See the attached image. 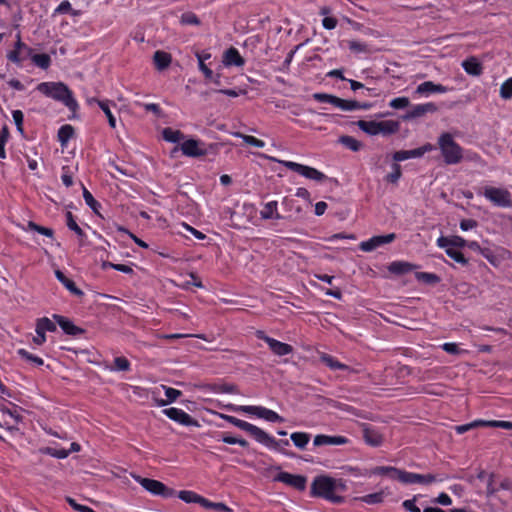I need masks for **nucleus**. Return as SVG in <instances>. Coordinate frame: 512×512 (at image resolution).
Returning <instances> with one entry per match:
<instances>
[{
	"label": "nucleus",
	"mask_w": 512,
	"mask_h": 512,
	"mask_svg": "<svg viewBox=\"0 0 512 512\" xmlns=\"http://www.w3.org/2000/svg\"><path fill=\"white\" fill-rule=\"evenodd\" d=\"M452 89V87L436 84L432 81H425L417 86L415 94L428 96L433 93H447Z\"/></svg>",
	"instance_id": "obj_18"
},
{
	"label": "nucleus",
	"mask_w": 512,
	"mask_h": 512,
	"mask_svg": "<svg viewBox=\"0 0 512 512\" xmlns=\"http://www.w3.org/2000/svg\"><path fill=\"white\" fill-rule=\"evenodd\" d=\"M484 427H494L512 430V422L505 420H484Z\"/></svg>",
	"instance_id": "obj_54"
},
{
	"label": "nucleus",
	"mask_w": 512,
	"mask_h": 512,
	"mask_svg": "<svg viewBox=\"0 0 512 512\" xmlns=\"http://www.w3.org/2000/svg\"><path fill=\"white\" fill-rule=\"evenodd\" d=\"M66 225L67 227L72 230L73 232H75L79 237H83L85 236V233L84 231L82 230V228L77 224V222L75 221L74 219V216L72 214V212L68 211L66 213Z\"/></svg>",
	"instance_id": "obj_49"
},
{
	"label": "nucleus",
	"mask_w": 512,
	"mask_h": 512,
	"mask_svg": "<svg viewBox=\"0 0 512 512\" xmlns=\"http://www.w3.org/2000/svg\"><path fill=\"white\" fill-rule=\"evenodd\" d=\"M476 427H484V420H475L468 424L458 425L455 427V431L458 434H463V433H465L473 428H476Z\"/></svg>",
	"instance_id": "obj_57"
},
{
	"label": "nucleus",
	"mask_w": 512,
	"mask_h": 512,
	"mask_svg": "<svg viewBox=\"0 0 512 512\" xmlns=\"http://www.w3.org/2000/svg\"><path fill=\"white\" fill-rule=\"evenodd\" d=\"M437 111V106L432 103H424L414 105L404 116V119H414L425 115L426 113H434Z\"/></svg>",
	"instance_id": "obj_20"
},
{
	"label": "nucleus",
	"mask_w": 512,
	"mask_h": 512,
	"mask_svg": "<svg viewBox=\"0 0 512 512\" xmlns=\"http://www.w3.org/2000/svg\"><path fill=\"white\" fill-rule=\"evenodd\" d=\"M66 13H70L72 16H78L80 14L79 11L72 9L71 3L68 0H64L54 9L53 15Z\"/></svg>",
	"instance_id": "obj_46"
},
{
	"label": "nucleus",
	"mask_w": 512,
	"mask_h": 512,
	"mask_svg": "<svg viewBox=\"0 0 512 512\" xmlns=\"http://www.w3.org/2000/svg\"><path fill=\"white\" fill-rule=\"evenodd\" d=\"M32 62L41 69H48L51 65V57L46 53L34 54L32 52V56H29Z\"/></svg>",
	"instance_id": "obj_38"
},
{
	"label": "nucleus",
	"mask_w": 512,
	"mask_h": 512,
	"mask_svg": "<svg viewBox=\"0 0 512 512\" xmlns=\"http://www.w3.org/2000/svg\"><path fill=\"white\" fill-rule=\"evenodd\" d=\"M181 23L186 25H199L200 20L198 16L192 12H187L182 14L181 16Z\"/></svg>",
	"instance_id": "obj_61"
},
{
	"label": "nucleus",
	"mask_w": 512,
	"mask_h": 512,
	"mask_svg": "<svg viewBox=\"0 0 512 512\" xmlns=\"http://www.w3.org/2000/svg\"><path fill=\"white\" fill-rule=\"evenodd\" d=\"M348 47H349V49L352 52H355V53H366V52H368L367 44H365L363 42H360V41L352 40V41L349 42Z\"/></svg>",
	"instance_id": "obj_62"
},
{
	"label": "nucleus",
	"mask_w": 512,
	"mask_h": 512,
	"mask_svg": "<svg viewBox=\"0 0 512 512\" xmlns=\"http://www.w3.org/2000/svg\"><path fill=\"white\" fill-rule=\"evenodd\" d=\"M477 194L484 196L494 206L501 208L512 207V194L506 188L486 186L483 189L478 190Z\"/></svg>",
	"instance_id": "obj_5"
},
{
	"label": "nucleus",
	"mask_w": 512,
	"mask_h": 512,
	"mask_svg": "<svg viewBox=\"0 0 512 512\" xmlns=\"http://www.w3.org/2000/svg\"><path fill=\"white\" fill-rule=\"evenodd\" d=\"M36 91L45 97L61 102L72 112H75L79 108L78 102L73 96V92L63 82H41L36 86Z\"/></svg>",
	"instance_id": "obj_2"
},
{
	"label": "nucleus",
	"mask_w": 512,
	"mask_h": 512,
	"mask_svg": "<svg viewBox=\"0 0 512 512\" xmlns=\"http://www.w3.org/2000/svg\"><path fill=\"white\" fill-rule=\"evenodd\" d=\"M201 506L205 509L214 510L216 512H233L231 508L221 502H212L203 497Z\"/></svg>",
	"instance_id": "obj_39"
},
{
	"label": "nucleus",
	"mask_w": 512,
	"mask_h": 512,
	"mask_svg": "<svg viewBox=\"0 0 512 512\" xmlns=\"http://www.w3.org/2000/svg\"><path fill=\"white\" fill-rule=\"evenodd\" d=\"M52 318L67 335L76 337L85 333L83 328L76 326L69 318L65 316L53 314Z\"/></svg>",
	"instance_id": "obj_17"
},
{
	"label": "nucleus",
	"mask_w": 512,
	"mask_h": 512,
	"mask_svg": "<svg viewBox=\"0 0 512 512\" xmlns=\"http://www.w3.org/2000/svg\"><path fill=\"white\" fill-rule=\"evenodd\" d=\"M153 61L155 67L161 71L169 67L172 61V57L165 51L157 50L153 55Z\"/></svg>",
	"instance_id": "obj_29"
},
{
	"label": "nucleus",
	"mask_w": 512,
	"mask_h": 512,
	"mask_svg": "<svg viewBox=\"0 0 512 512\" xmlns=\"http://www.w3.org/2000/svg\"><path fill=\"white\" fill-rule=\"evenodd\" d=\"M179 499L186 503H198L201 505L203 497L190 490H182L178 493Z\"/></svg>",
	"instance_id": "obj_45"
},
{
	"label": "nucleus",
	"mask_w": 512,
	"mask_h": 512,
	"mask_svg": "<svg viewBox=\"0 0 512 512\" xmlns=\"http://www.w3.org/2000/svg\"><path fill=\"white\" fill-rule=\"evenodd\" d=\"M44 453L57 459H65L69 456L70 451L64 448L57 449L53 447H46L44 449Z\"/></svg>",
	"instance_id": "obj_51"
},
{
	"label": "nucleus",
	"mask_w": 512,
	"mask_h": 512,
	"mask_svg": "<svg viewBox=\"0 0 512 512\" xmlns=\"http://www.w3.org/2000/svg\"><path fill=\"white\" fill-rule=\"evenodd\" d=\"M218 440H220L226 444H230V445L238 444L243 448H246L249 445L248 441H246L245 439L237 438V437L231 436L227 433H222L221 437L218 438Z\"/></svg>",
	"instance_id": "obj_47"
},
{
	"label": "nucleus",
	"mask_w": 512,
	"mask_h": 512,
	"mask_svg": "<svg viewBox=\"0 0 512 512\" xmlns=\"http://www.w3.org/2000/svg\"><path fill=\"white\" fill-rule=\"evenodd\" d=\"M363 439L371 447H379L383 443V436L376 429L365 427L363 429Z\"/></svg>",
	"instance_id": "obj_24"
},
{
	"label": "nucleus",
	"mask_w": 512,
	"mask_h": 512,
	"mask_svg": "<svg viewBox=\"0 0 512 512\" xmlns=\"http://www.w3.org/2000/svg\"><path fill=\"white\" fill-rule=\"evenodd\" d=\"M402 175L401 166L397 163L392 165V172L387 174L386 181L390 183H396Z\"/></svg>",
	"instance_id": "obj_59"
},
{
	"label": "nucleus",
	"mask_w": 512,
	"mask_h": 512,
	"mask_svg": "<svg viewBox=\"0 0 512 512\" xmlns=\"http://www.w3.org/2000/svg\"><path fill=\"white\" fill-rule=\"evenodd\" d=\"M293 444L299 449H305L310 441V434L306 432H293L290 435Z\"/></svg>",
	"instance_id": "obj_36"
},
{
	"label": "nucleus",
	"mask_w": 512,
	"mask_h": 512,
	"mask_svg": "<svg viewBox=\"0 0 512 512\" xmlns=\"http://www.w3.org/2000/svg\"><path fill=\"white\" fill-rule=\"evenodd\" d=\"M12 117H13V121L17 127V130L20 133H23L24 132V129H23L24 114H23V112L21 110H13Z\"/></svg>",
	"instance_id": "obj_63"
},
{
	"label": "nucleus",
	"mask_w": 512,
	"mask_h": 512,
	"mask_svg": "<svg viewBox=\"0 0 512 512\" xmlns=\"http://www.w3.org/2000/svg\"><path fill=\"white\" fill-rule=\"evenodd\" d=\"M500 96L505 100L512 98V77L502 83L500 87Z\"/></svg>",
	"instance_id": "obj_55"
},
{
	"label": "nucleus",
	"mask_w": 512,
	"mask_h": 512,
	"mask_svg": "<svg viewBox=\"0 0 512 512\" xmlns=\"http://www.w3.org/2000/svg\"><path fill=\"white\" fill-rule=\"evenodd\" d=\"M357 126L368 135H378V121H366L359 120L357 121Z\"/></svg>",
	"instance_id": "obj_40"
},
{
	"label": "nucleus",
	"mask_w": 512,
	"mask_h": 512,
	"mask_svg": "<svg viewBox=\"0 0 512 512\" xmlns=\"http://www.w3.org/2000/svg\"><path fill=\"white\" fill-rule=\"evenodd\" d=\"M274 481L284 483L298 491H304L307 485V478L303 475H295L285 471L279 472Z\"/></svg>",
	"instance_id": "obj_13"
},
{
	"label": "nucleus",
	"mask_w": 512,
	"mask_h": 512,
	"mask_svg": "<svg viewBox=\"0 0 512 512\" xmlns=\"http://www.w3.org/2000/svg\"><path fill=\"white\" fill-rule=\"evenodd\" d=\"M260 216L262 219H281L282 216L278 213L277 201L267 202L260 211Z\"/></svg>",
	"instance_id": "obj_28"
},
{
	"label": "nucleus",
	"mask_w": 512,
	"mask_h": 512,
	"mask_svg": "<svg viewBox=\"0 0 512 512\" xmlns=\"http://www.w3.org/2000/svg\"><path fill=\"white\" fill-rule=\"evenodd\" d=\"M86 103L88 106H93L94 104H97L98 107L103 111V113L107 117L109 126L112 129L116 128V118L112 113L111 108H115L117 105L113 100L99 99L97 97H88L86 98Z\"/></svg>",
	"instance_id": "obj_11"
},
{
	"label": "nucleus",
	"mask_w": 512,
	"mask_h": 512,
	"mask_svg": "<svg viewBox=\"0 0 512 512\" xmlns=\"http://www.w3.org/2000/svg\"><path fill=\"white\" fill-rule=\"evenodd\" d=\"M237 137H240L243 139V141L248 144V145H251V146H254V147H257V148H263L265 147V142L261 139H258L254 136H251V135H245V134H242V133H237L236 134Z\"/></svg>",
	"instance_id": "obj_52"
},
{
	"label": "nucleus",
	"mask_w": 512,
	"mask_h": 512,
	"mask_svg": "<svg viewBox=\"0 0 512 512\" xmlns=\"http://www.w3.org/2000/svg\"><path fill=\"white\" fill-rule=\"evenodd\" d=\"M222 63L226 67H243L245 59L241 56L237 48L231 46L223 53Z\"/></svg>",
	"instance_id": "obj_19"
},
{
	"label": "nucleus",
	"mask_w": 512,
	"mask_h": 512,
	"mask_svg": "<svg viewBox=\"0 0 512 512\" xmlns=\"http://www.w3.org/2000/svg\"><path fill=\"white\" fill-rule=\"evenodd\" d=\"M495 475L493 473L489 474L488 480H487V486H486V495L488 497L494 495L498 491H500V488H498V485L495 484L494 481Z\"/></svg>",
	"instance_id": "obj_60"
},
{
	"label": "nucleus",
	"mask_w": 512,
	"mask_h": 512,
	"mask_svg": "<svg viewBox=\"0 0 512 512\" xmlns=\"http://www.w3.org/2000/svg\"><path fill=\"white\" fill-rule=\"evenodd\" d=\"M443 162L446 165H457L463 160L464 149L458 144L451 133L443 132L437 139Z\"/></svg>",
	"instance_id": "obj_3"
},
{
	"label": "nucleus",
	"mask_w": 512,
	"mask_h": 512,
	"mask_svg": "<svg viewBox=\"0 0 512 512\" xmlns=\"http://www.w3.org/2000/svg\"><path fill=\"white\" fill-rule=\"evenodd\" d=\"M55 277L57 280L74 296L82 297L84 295V292L79 289L75 282L68 278L61 270L57 269L55 270Z\"/></svg>",
	"instance_id": "obj_22"
},
{
	"label": "nucleus",
	"mask_w": 512,
	"mask_h": 512,
	"mask_svg": "<svg viewBox=\"0 0 512 512\" xmlns=\"http://www.w3.org/2000/svg\"><path fill=\"white\" fill-rule=\"evenodd\" d=\"M410 101L407 97H397L390 101L389 106L393 109H403L409 105Z\"/></svg>",
	"instance_id": "obj_64"
},
{
	"label": "nucleus",
	"mask_w": 512,
	"mask_h": 512,
	"mask_svg": "<svg viewBox=\"0 0 512 512\" xmlns=\"http://www.w3.org/2000/svg\"><path fill=\"white\" fill-rule=\"evenodd\" d=\"M218 416L226 420L228 423L234 425L235 427L249 433L250 436L255 439V441L263 444L268 448H274L278 444L273 436L269 435L267 432L257 427L256 425L227 414L219 413Z\"/></svg>",
	"instance_id": "obj_4"
},
{
	"label": "nucleus",
	"mask_w": 512,
	"mask_h": 512,
	"mask_svg": "<svg viewBox=\"0 0 512 512\" xmlns=\"http://www.w3.org/2000/svg\"><path fill=\"white\" fill-rule=\"evenodd\" d=\"M346 488L342 479L336 480L326 475L316 476L310 487V495L312 497L323 498L334 504L344 502V497L337 495V490L344 491Z\"/></svg>",
	"instance_id": "obj_1"
},
{
	"label": "nucleus",
	"mask_w": 512,
	"mask_h": 512,
	"mask_svg": "<svg viewBox=\"0 0 512 512\" xmlns=\"http://www.w3.org/2000/svg\"><path fill=\"white\" fill-rule=\"evenodd\" d=\"M339 142L347 149L357 152L360 150L362 144L360 141L349 135H343L339 138Z\"/></svg>",
	"instance_id": "obj_43"
},
{
	"label": "nucleus",
	"mask_w": 512,
	"mask_h": 512,
	"mask_svg": "<svg viewBox=\"0 0 512 512\" xmlns=\"http://www.w3.org/2000/svg\"><path fill=\"white\" fill-rule=\"evenodd\" d=\"M16 39L14 49L8 52L7 59L14 64L21 65L25 60V57H22V50H27L28 57L32 56V52H34V50L21 40L20 33L16 34Z\"/></svg>",
	"instance_id": "obj_15"
},
{
	"label": "nucleus",
	"mask_w": 512,
	"mask_h": 512,
	"mask_svg": "<svg viewBox=\"0 0 512 512\" xmlns=\"http://www.w3.org/2000/svg\"><path fill=\"white\" fill-rule=\"evenodd\" d=\"M415 278L418 281L429 285H435L441 280L437 274L431 272H416Z\"/></svg>",
	"instance_id": "obj_41"
},
{
	"label": "nucleus",
	"mask_w": 512,
	"mask_h": 512,
	"mask_svg": "<svg viewBox=\"0 0 512 512\" xmlns=\"http://www.w3.org/2000/svg\"><path fill=\"white\" fill-rule=\"evenodd\" d=\"M83 198L86 205L96 214H99L101 204L93 197L91 192L83 186Z\"/></svg>",
	"instance_id": "obj_42"
},
{
	"label": "nucleus",
	"mask_w": 512,
	"mask_h": 512,
	"mask_svg": "<svg viewBox=\"0 0 512 512\" xmlns=\"http://www.w3.org/2000/svg\"><path fill=\"white\" fill-rule=\"evenodd\" d=\"M22 229L24 231H35V232H37L41 235H44L48 238L54 237L53 229L41 226V225L35 223L34 221H28L27 226L26 227L23 226Z\"/></svg>",
	"instance_id": "obj_34"
},
{
	"label": "nucleus",
	"mask_w": 512,
	"mask_h": 512,
	"mask_svg": "<svg viewBox=\"0 0 512 512\" xmlns=\"http://www.w3.org/2000/svg\"><path fill=\"white\" fill-rule=\"evenodd\" d=\"M400 124L398 121L385 120L378 122V134L391 135L398 132Z\"/></svg>",
	"instance_id": "obj_31"
},
{
	"label": "nucleus",
	"mask_w": 512,
	"mask_h": 512,
	"mask_svg": "<svg viewBox=\"0 0 512 512\" xmlns=\"http://www.w3.org/2000/svg\"><path fill=\"white\" fill-rule=\"evenodd\" d=\"M182 154L187 157L199 158L208 154L206 144L199 139H188L181 144Z\"/></svg>",
	"instance_id": "obj_10"
},
{
	"label": "nucleus",
	"mask_w": 512,
	"mask_h": 512,
	"mask_svg": "<svg viewBox=\"0 0 512 512\" xmlns=\"http://www.w3.org/2000/svg\"><path fill=\"white\" fill-rule=\"evenodd\" d=\"M56 322L48 317H41L36 320L35 327L46 334V332H55L57 330Z\"/></svg>",
	"instance_id": "obj_32"
},
{
	"label": "nucleus",
	"mask_w": 512,
	"mask_h": 512,
	"mask_svg": "<svg viewBox=\"0 0 512 512\" xmlns=\"http://www.w3.org/2000/svg\"><path fill=\"white\" fill-rule=\"evenodd\" d=\"M368 107V104H362L356 100H346L341 98L337 108H339L342 111H354L360 109H367Z\"/></svg>",
	"instance_id": "obj_35"
},
{
	"label": "nucleus",
	"mask_w": 512,
	"mask_h": 512,
	"mask_svg": "<svg viewBox=\"0 0 512 512\" xmlns=\"http://www.w3.org/2000/svg\"><path fill=\"white\" fill-rule=\"evenodd\" d=\"M434 149L431 143H426L421 147L412 150H399L393 154V159L396 162L405 161L411 158L422 157L425 153L430 152Z\"/></svg>",
	"instance_id": "obj_16"
},
{
	"label": "nucleus",
	"mask_w": 512,
	"mask_h": 512,
	"mask_svg": "<svg viewBox=\"0 0 512 512\" xmlns=\"http://www.w3.org/2000/svg\"><path fill=\"white\" fill-rule=\"evenodd\" d=\"M279 163L307 179L314 180L316 182H323L327 179V176L323 172L314 167L287 160H280Z\"/></svg>",
	"instance_id": "obj_6"
},
{
	"label": "nucleus",
	"mask_w": 512,
	"mask_h": 512,
	"mask_svg": "<svg viewBox=\"0 0 512 512\" xmlns=\"http://www.w3.org/2000/svg\"><path fill=\"white\" fill-rule=\"evenodd\" d=\"M255 336L257 339L266 342L269 349L277 356H285L293 352V347L290 344L276 340L266 335L262 330H257Z\"/></svg>",
	"instance_id": "obj_9"
},
{
	"label": "nucleus",
	"mask_w": 512,
	"mask_h": 512,
	"mask_svg": "<svg viewBox=\"0 0 512 512\" xmlns=\"http://www.w3.org/2000/svg\"><path fill=\"white\" fill-rule=\"evenodd\" d=\"M226 409L229 411H233V412H243L246 414L255 415L258 418H261L264 407L263 406H253V405L237 406L234 404H228L226 406Z\"/></svg>",
	"instance_id": "obj_26"
},
{
	"label": "nucleus",
	"mask_w": 512,
	"mask_h": 512,
	"mask_svg": "<svg viewBox=\"0 0 512 512\" xmlns=\"http://www.w3.org/2000/svg\"><path fill=\"white\" fill-rule=\"evenodd\" d=\"M75 133L74 127L70 124L62 125L58 129V141L60 142L61 146H65L69 140L73 137Z\"/></svg>",
	"instance_id": "obj_33"
},
{
	"label": "nucleus",
	"mask_w": 512,
	"mask_h": 512,
	"mask_svg": "<svg viewBox=\"0 0 512 512\" xmlns=\"http://www.w3.org/2000/svg\"><path fill=\"white\" fill-rule=\"evenodd\" d=\"M384 496H385L384 491H379V492L361 496L358 498V500L363 503L369 504V505H374V504L382 503L384 501Z\"/></svg>",
	"instance_id": "obj_44"
},
{
	"label": "nucleus",
	"mask_w": 512,
	"mask_h": 512,
	"mask_svg": "<svg viewBox=\"0 0 512 512\" xmlns=\"http://www.w3.org/2000/svg\"><path fill=\"white\" fill-rule=\"evenodd\" d=\"M162 412L169 419L183 426H199L198 421L194 419L191 415H189L187 412H185L183 409L170 407L164 409Z\"/></svg>",
	"instance_id": "obj_12"
},
{
	"label": "nucleus",
	"mask_w": 512,
	"mask_h": 512,
	"mask_svg": "<svg viewBox=\"0 0 512 512\" xmlns=\"http://www.w3.org/2000/svg\"><path fill=\"white\" fill-rule=\"evenodd\" d=\"M164 389H165V396L167 397V400H165V401L162 400L160 402V405H162V406L167 405L172 402H175L177 400V398L179 396H181V394H182V392L180 390L172 388V387L164 386Z\"/></svg>",
	"instance_id": "obj_50"
},
{
	"label": "nucleus",
	"mask_w": 512,
	"mask_h": 512,
	"mask_svg": "<svg viewBox=\"0 0 512 512\" xmlns=\"http://www.w3.org/2000/svg\"><path fill=\"white\" fill-rule=\"evenodd\" d=\"M417 268L416 265L406 261H393L390 263L388 270L396 275L409 273Z\"/></svg>",
	"instance_id": "obj_27"
},
{
	"label": "nucleus",
	"mask_w": 512,
	"mask_h": 512,
	"mask_svg": "<svg viewBox=\"0 0 512 512\" xmlns=\"http://www.w3.org/2000/svg\"><path fill=\"white\" fill-rule=\"evenodd\" d=\"M396 239L395 233H389L386 235H376L369 238L366 241H362L359 248L363 252H371L380 246L392 243Z\"/></svg>",
	"instance_id": "obj_14"
},
{
	"label": "nucleus",
	"mask_w": 512,
	"mask_h": 512,
	"mask_svg": "<svg viewBox=\"0 0 512 512\" xmlns=\"http://www.w3.org/2000/svg\"><path fill=\"white\" fill-rule=\"evenodd\" d=\"M320 360L331 370H349L350 369V367L348 365L338 361L335 357H333L327 353H322L320 355Z\"/></svg>",
	"instance_id": "obj_30"
},
{
	"label": "nucleus",
	"mask_w": 512,
	"mask_h": 512,
	"mask_svg": "<svg viewBox=\"0 0 512 512\" xmlns=\"http://www.w3.org/2000/svg\"><path fill=\"white\" fill-rule=\"evenodd\" d=\"M17 354L24 360H27V361H30V362H33L35 365L37 366H42L44 364V360L39 357V356H36L30 352H28L26 349L24 348H20L17 350Z\"/></svg>",
	"instance_id": "obj_48"
},
{
	"label": "nucleus",
	"mask_w": 512,
	"mask_h": 512,
	"mask_svg": "<svg viewBox=\"0 0 512 512\" xmlns=\"http://www.w3.org/2000/svg\"><path fill=\"white\" fill-rule=\"evenodd\" d=\"M162 137L167 142L178 143L184 139V134L180 130H174L167 127L163 129Z\"/></svg>",
	"instance_id": "obj_37"
},
{
	"label": "nucleus",
	"mask_w": 512,
	"mask_h": 512,
	"mask_svg": "<svg viewBox=\"0 0 512 512\" xmlns=\"http://www.w3.org/2000/svg\"><path fill=\"white\" fill-rule=\"evenodd\" d=\"M105 369L111 372H129L131 371V362L124 356H117L112 365H106Z\"/></svg>",
	"instance_id": "obj_25"
},
{
	"label": "nucleus",
	"mask_w": 512,
	"mask_h": 512,
	"mask_svg": "<svg viewBox=\"0 0 512 512\" xmlns=\"http://www.w3.org/2000/svg\"><path fill=\"white\" fill-rule=\"evenodd\" d=\"M464 71L472 76H480L483 73V66L481 62L475 57H468L462 62Z\"/></svg>",
	"instance_id": "obj_23"
},
{
	"label": "nucleus",
	"mask_w": 512,
	"mask_h": 512,
	"mask_svg": "<svg viewBox=\"0 0 512 512\" xmlns=\"http://www.w3.org/2000/svg\"><path fill=\"white\" fill-rule=\"evenodd\" d=\"M398 473V468L393 466H376L369 470H365L364 473H359L360 476H372V475H380L387 476L392 480H396Z\"/></svg>",
	"instance_id": "obj_21"
},
{
	"label": "nucleus",
	"mask_w": 512,
	"mask_h": 512,
	"mask_svg": "<svg viewBox=\"0 0 512 512\" xmlns=\"http://www.w3.org/2000/svg\"><path fill=\"white\" fill-rule=\"evenodd\" d=\"M445 253L447 254L448 257H450L459 264L466 265L468 263V260L465 258L463 253L454 248H447Z\"/></svg>",
	"instance_id": "obj_53"
},
{
	"label": "nucleus",
	"mask_w": 512,
	"mask_h": 512,
	"mask_svg": "<svg viewBox=\"0 0 512 512\" xmlns=\"http://www.w3.org/2000/svg\"><path fill=\"white\" fill-rule=\"evenodd\" d=\"M134 479L148 492L154 496H161L163 498H170L174 495L175 491L167 487L164 483L150 478L141 476H134Z\"/></svg>",
	"instance_id": "obj_7"
},
{
	"label": "nucleus",
	"mask_w": 512,
	"mask_h": 512,
	"mask_svg": "<svg viewBox=\"0 0 512 512\" xmlns=\"http://www.w3.org/2000/svg\"><path fill=\"white\" fill-rule=\"evenodd\" d=\"M396 480L403 484L429 485L434 483L437 479L433 474H418L398 468Z\"/></svg>",
	"instance_id": "obj_8"
},
{
	"label": "nucleus",
	"mask_w": 512,
	"mask_h": 512,
	"mask_svg": "<svg viewBox=\"0 0 512 512\" xmlns=\"http://www.w3.org/2000/svg\"><path fill=\"white\" fill-rule=\"evenodd\" d=\"M261 418L265 419L266 421H269V422H283L284 421L283 417L280 416L277 412H275L271 409H268L266 407H264Z\"/></svg>",
	"instance_id": "obj_56"
},
{
	"label": "nucleus",
	"mask_w": 512,
	"mask_h": 512,
	"mask_svg": "<svg viewBox=\"0 0 512 512\" xmlns=\"http://www.w3.org/2000/svg\"><path fill=\"white\" fill-rule=\"evenodd\" d=\"M9 138V130L6 126H4L0 132V158H6L5 145Z\"/></svg>",
	"instance_id": "obj_58"
}]
</instances>
